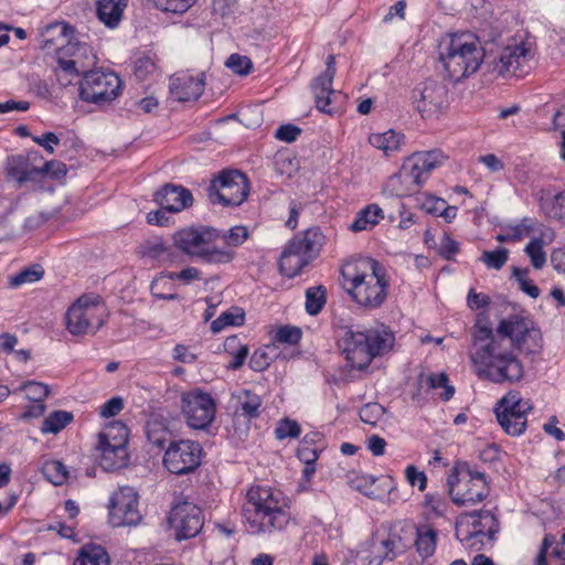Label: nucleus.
<instances>
[{
  "label": "nucleus",
  "mask_w": 565,
  "mask_h": 565,
  "mask_svg": "<svg viewBox=\"0 0 565 565\" xmlns=\"http://www.w3.org/2000/svg\"><path fill=\"white\" fill-rule=\"evenodd\" d=\"M226 66L236 74L246 75L252 68V62L246 56L232 54L226 61Z\"/></svg>",
  "instance_id": "bf43d9fd"
},
{
  "label": "nucleus",
  "mask_w": 565,
  "mask_h": 565,
  "mask_svg": "<svg viewBox=\"0 0 565 565\" xmlns=\"http://www.w3.org/2000/svg\"><path fill=\"white\" fill-rule=\"evenodd\" d=\"M146 435L149 443L159 448H163L171 437V433L167 425L159 419H150L147 422Z\"/></svg>",
  "instance_id": "4c0bfd02"
},
{
  "label": "nucleus",
  "mask_w": 565,
  "mask_h": 565,
  "mask_svg": "<svg viewBox=\"0 0 565 565\" xmlns=\"http://www.w3.org/2000/svg\"><path fill=\"white\" fill-rule=\"evenodd\" d=\"M415 546L423 558H427L436 550V531L430 525H420L416 529Z\"/></svg>",
  "instance_id": "72a5a7b5"
},
{
  "label": "nucleus",
  "mask_w": 565,
  "mask_h": 565,
  "mask_svg": "<svg viewBox=\"0 0 565 565\" xmlns=\"http://www.w3.org/2000/svg\"><path fill=\"white\" fill-rule=\"evenodd\" d=\"M128 434V427L122 422L114 420L97 435V441H102V445L107 443L127 445Z\"/></svg>",
  "instance_id": "f704fd0d"
},
{
  "label": "nucleus",
  "mask_w": 565,
  "mask_h": 565,
  "mask_svg": "<svg viewBox=\"0 0 565 565\" xmlns=\"http://www.w3.org/2000/svg\"><path fill=\"white\" fill-rule=\"evenodd\" d=\"M301 134V129L292 124L281 125L275 132V137L285 142H294Z\"/></svg>",
  "instance_id": "680f3d73"
},
{
  "label": "nucleus",
  "mask_w": 565,
  "mask_h": 565,
  "mask_svg": "<svg viewBox=\"0 0 565 565\" xmlns=\"http://www.w3.org/2000/svg\"><path fill=\"white\" fill-rule=\"evenodd\" d=\"M220 233L218 238H222L230 247L241 246L249 237L247 227L243 225L233 226L228 231H220Z\"/></svg>",
  "instance_id": "8fccbe9b"
},
{
  "label": "nucleus",
  "mask_w": 565,
  "mask_h": 565,
  "mask_svg": "<svg viewBox=\"0 0 565 565\" xmlns=\"http://www.w3.org/2000/svg\"><path fill=\"white\" fill-rule=\"evenodd\" d=\"M302 335V331L298 327L294 326H282L278 328L276 333L274 334V341L278 343H286V344H297Z\"/></svg>",
  "instance_id": "864d4df0"
},
{
  "label": "nucleus",
  "mask_w": 565,
  "mask_h": 565,
  "mask_svg": "<svg viewBox=\"0 0 565 565\" xmlns=\"http://www.w3.org/2000/svg\"><path fill=\"white\" fill-rule=\"evenodd\" d=\"M96 62L97 57L93 49L84 42L71 39L64 47L58 50L57 65L66 75L84 76Z\"/></svg>",
  "instance_id": "a211bd4d"
},
{
  "label": "nucleus",
  "mask_w": 565,
  "mask_h": 565,
  "mask_svg": "<svg viewBox=\"0 0 565 565\" xmlns=\"http://www.w3.org/2000/svg\"><path fill=\"white\" fill-rule=\"evenodd\" d=\"M170 93L178 102L198 99L204 89V75L194 77L188 73H180L170 78Z\"/></svg>",
  "instance_id": "a878e982"
},
{
  "label": "nucleus",
  "mask_w": 565,
  "mask_h": 565,
  "mask_svg": "<svg viewBox=\"0 0 565 565\" xmlns=\"http://www.w3.org/2000/svg\"><path fill=\"white\" fill-rule=\"evenodd\" d=\"M140 254L153 260L170 262L172 260V247L167 245L162 238L156 237L142 243L139 247Z\"/></svg>",
  "instance_id": "2f4dec72"
},
{
  "label": "nucleus",
  "mask_w": 565,
  "mask_h": 565,
  "mask_svg": "<svg viewBox=\"0 0 565 565\" xmlns=\"http://www.w3.org/2000/svg\"><path fill=\"white\" fill-rule=\"evenodd\" d=\"M509 249L505 247H498L494 250H483L479 260L489 269L500 270L509 259Z\"/></svg>",
  "instance_id": "37998d69"
},
{
  "label": "nucleus",
  "mask_w": 565,
  "mask_h": 565,
  "mask_svg": "<svg viewBox=\"0 0 565 565\" xmlns=\"http://www.w3.org/2000/svg\"><path fill=\"white\" fill-rule=\"evenodd\" d=\"M72 420V413L65 411H55L43 420L41 431L43 434H56L65 428L66 425Z\"/></svg>",
  "instance_id": "ea45409f"
},
{
  "label": "nucleus",
  "mask_w": 565,
  "mask_h": 565,
  "mask_svg": "<svg viewBox=\"0 0 565 565\" xmlns=\"http://www.w3.org/2000/svg\"><path fill=\"white\" fill-rule=\"evenodd\" d=\"M532 411V402L523 398L516 391L509 392L497 402L494 407L498 423L510 436H520L525 431L526 417Z\"/></svg>",
  "instance_id": "f8f14e48"
},
{
  "label": "nucleus",
  "mask_w": 565,
  "mask_h": 565,
  "mask_svg": "<svg viewBox=\"0 0 565 565\" xmlns=\"http://www.w3.org/2000/svg\"><path fill=\"white\" fill-rule=\"evenodd\" d=\"M459 252V244L450 237L448 234H444L439 245V255L445 259H452V257Z\"/></svg>",
  "instance_id": "052dcab7"
},
{
  "label": "nucleus",
  "mask_w": 565,
  "mask_h": 565,
  "mask_svg": "<svg viewBox=\"0 0 565 565\" xmlns=\"http://www.w3.org/2000/svg\"><path fill=\"white\" fill-rule=\"evenodd\" d=\"M109 523L115 526H134L141 521L138 509V494L134 488L125 486L114 491L108 504Z\"/></svg>",
  "instance_id": "dca6fc26"
},
{
  "label": "nucleus",
  "mask_w": 565,
  "mask_h": 565,
  "mask_svg": "<svg viewBox=\"0 0 565 565\" xmlns=\"http://www.w3.org/2000/svg\"><path fill=\"white\" fill-rule=\"evenodd\" d=\"M126 6V0H99L97 3V17L107 26L114 28L120 21Z\"/></svg>",
  "instance_id": "c756f323"
},
{
  "label": "nucleus",
  "mask_w": 565,
  "mask_h": 565,
  "mask_svg": "<svg viewBox=\"0 0 565 565\" xmlns=\"http://www.w3.org/2000/svg\"><path fill=\"white\" fill-rule=\"evenodd\" d=\"M555 544L553 534H545L539 554L535 557V565H565V562L547 555L548 550Z\"/></svg>",
  "instance_id": "3c124183"
},
{
  "label": "nucleus",
  "mask_w": 565,
  "mask_h": 565,
  "mask_svg": "<svg viewBox=\"0 0 565 565\" xmlns=\"http://www.w3.org/2000/svg\"><path fill=\"white\" fill-rule=\"evenodd\" d=\"M169 524L175 539L182 541L195 537L203 527L204 519L196 504L183 501L171 509Z\"/></svg>",
  "instance_id": "6ab92c4d"
},
{
  "label": "nucleus",
  "mask_w": 565,
  "mask_h": 565,
  "mask_svg": "<svg viewBox=\"0 0 565 565\" xmlns=\"http://www.w3.org/2000/svg\"><path fill=\"white\" fill-rule=\"evenodd\" d=\"M239 409L242 414L248 418H257L260 414L263 401L259 395L249 390H243L237 395Z\"/></svg>",
  "instance_id": "e433bc0d"
},
{
  "label": "nucleus",
  "mask_w": 565,
  "mask_h": 565,
  "mask_svg": "<svg viewBox=\"0 0 565 565\" xmlns=\"http://www.w3.org/2000/svg\"><path fill=\"white\" fill-rule=\"evenodd\" d=\"M447 86L428 79L413 92V100L423 118L438 116L448 104Z\"/></svg>",
  "instance_id": "aec40b11"
},
{
  "label": "nucleus",
  "mask_w": 565,
  "mask_h": 565,
  "mask_svg": "<svg viewBox=\"0 0 565 565\" xmlns=\"http://www.w3.org/2000/svg\"><path fill=\"white\" fill-rule=\"evenodd\" d=\"M277 356L274 344L257 349L249 359V366L255 372L265 371Z\"/></svg>",
  "instance_id": "58836bf2"
},
{
  "label": "nucleus",
  "mask_w": 565,
  "mask_h": 565,
  "mask_svg": "<svg viewBox=\"0 0 565 565\" xmlns=\"http://www.w3.org/2000/svg\"><path fill=\"white\" fill-rule=\"evenodd\" d=\"M39 158L38 152H29L24 154L11 156L7 159V174L12 180L17 181L19 185L28 182H35L42 178V170L34 164Z\"/></svg>",
  "instance_id": "b1692460"
},
{
  "label": "nucleus",
  "mask_w": 565,
  "mask_h": 565,
  "mask_svg": "<svg viewBox=\"0 0 565 565\" xmlns=\"http://www.w3.org/2000/svg\"><path fill=\"white\" fill-rule=\"evenodd\" d=\"M157 66L152 58L143 56L135 62L134 74L138 81H145L149 75L153 74Z\"/></svg>",
  "instance_id": "4d7b16f0"
},
{
  "label": "nucleus",
  "mask_w": 565,
  "mask_h": 565,
  "mask_svg": "<svg viewBox=\"0 0 565 565\" xmlns=\"http://www.w3.org/2000/svg\"><path fill=\"white\" fill-rule=\"evenodd\" d=\"M220 236V231L213 227H186L173 235V243L180 250L204 263L227 264L233 260L235 253L213 246Z\"/></svg>",
  "instance_id": "0eeeda50"
},
{
  "label": "nucleus",
  "mask_w": 565,
  "mask_h": 565,
  "mask_svg": "<svg viewBox=\"0 0 565 565\" xmlns=\"http://www.w3.org/2000/svg\"><path fill=\"white\" fill-rule=\"evenodd\" d=\"M529 268H519L513 267L512 268V275L516 279L519 284V288L529 295L531 298L536 299L540 296V289L536 285L533 284L532 280L527 278L529 276Z\"/></svg>",
  "instance_id": "09e8293b"
},
{
  "label": "nucleus",
  "mask_w": 565,
  "mask_h": 565,
  "mask_svg": "<svg viewBox=\"0 0 565 565\" xmlns=\"http://www.w3.org/2000/svg\"><path fill=\"white\" fill-rule=\"evenodd\" d=\"M120 78L113 72L89 71L79 82V98L83 102L104 106L119 94Z\"/></svg>",
  "instance_id": "ddd939ff"
},
{
  "label": "nucleus",
  "mask_w": 565,
  "mask_h": 565,
  "mask_svg": "<svg viewBox=\"0 0 565 565\" xmlns=\"http://www.w3.org/2000/svg\"><path fill=\"white\" fill-rule=\"evenodd\" d=\"M484 58V50L472 33L446 34L439 43V60L448 77L460 82L475 74Z\"/></svg>",
  "instance_id": "20e7f679"
},
{
  "label": "nucleus",
  "mask_w": 565,
  "mask_h": 565,
  "mask_svg": "<svg viewBox=\"0 0 565 565\" xmlns=\"http://www.w3.org/2000/svg\"><path fill=\"white\" fill-rule=\"evenodd\" d=\"M244 312L237 308L225 311L211 323V330L213 333H218L225 327L241 326L244 323Z\"/></svg>",
  "instance_id": "c03bdc74"
},
{
  "label": "nucleus",
  "mask_w": 565,
  "mask_h": 565,
  "mask_svg": "<svg viewBox=\"0 0 565 565\" xmlns=\"http://www.w3.org/2000/svg\"><path fill=\"white\" fill-rule=\"evenodd\" d=\"M540 209L543 214L552 220L562 221L565 218V192L551 194L542 191L540 196Z\"/></svg>",
  "instance_id": "c85d7f7f"
},
{
  "label": "nucleus",
  "mask_w": 565,
  "mask_h": 565,
  "mask_svg": "<svg viewBox=\"0 0 565 565\" xmlns=\"http://www.w3.org/2000/svg\"><path fill=\"white\" fill-rule=\"evenodd\" d=\"M444 160L445 156L440 150L414 153L401 170L387 180L385 191L398 198L415 193Z\"/></svg>",
  "instance_id": "423d86ee"
},
{
  "label": "nucleus",
  "mask_w": 565,
  "mask_h": 565,
  "mask_svg": "<svg viewBox=\"0 0 565 565\" xmlns=\"http://www.w3.org/2000/svg\"><path fill=\"white\" fill-rule=\"evenodd\" d=\"M236 0H213L212 10L222 18L228 17L234 12Z\"/></svg>",
  "instance_id": "338daca9"
},
{
  "label": "nucleus",
  "mask_w": 565,
  "mask_h": 565,
  "mask_svg": "<svg viewBox=\"0 0 565 565\" xmlns=\"http://www.w3.org/2000/svg\"><path fill=\"white\" fill-rule=\"evenodd\" d=\"M394 333L385 326L354 331H345L341 340V349L350 366L365 370L374 358L390 352L394 345Z\"/></svg>",
  "instance_id": "39448f33"
},
{
  "label": "nucleus",
  "mask_w": 565,
  "mask_h": 565,
  "mask_svg": "<svg viewBox=\"0 0 565 565\" xmlns=\"http://www.w3.org/2000/svg\"><path fill=\"white\" fill-rule=\"evenodd\" d=\"M202 452V446L196 441L171 440L163 456V465L171 473L185 475L200 466Z\"/></svg>",
  "instance_id": "2eb2a0df"
},
{
  "label": "nucleus",
  "mask_w": 565,
  "mask_h": 565,
  "mask_svg": "<svg viewBox=\"0 0 565 565\" xmlns=\"http://www.w3.org/2000/svg\"><path fill=\"white\" fill-rule=\"evenodd\" d=\"M20 388L24 391L26 397L34 403H43L50 394L47 385L34 381L24 383Z\"/></svg>",
  "instance_id": "603ef678"
},
{
  "label": "nucleus",
  "mask_w": 565,
  "mask_h": 565,
  "mask_svg": "<svg viewBox=\"0 0 565 565\" xmlns=\"http://www.w3.org/2000/svg\"><path fill=\"white\" fill-rule=\"evenodd\" d=\"M536 222L533 218L524 217L521 223L511 227V238L522 239L524 235H527L535 231Z\"/></svg>",
  "instance_id": "e2e57ef3"
},
{
  "label": "nucleus",
  "mask_w": 565,
  "mask_h": 565,
  "mask_svg": "<svg viewBox=\"0 0 565 565\" xmlns=\"http://www.w3.org/2000/svg\"><path fill=\"white\" fill-rule=\"evenodd\" d=\"M326 237L319 227H310L294 237L285 247L279 259L282 275L292 278L318 257Z\"/></svg>",
  "instance_id": "6e6552de"
},
{
  "label": "nucleus",
  "mask_w": 565,
  "mask_h": 565,
  "mask_svg": "<svg viewBox=\"0 0 565 565\" xmlns=\"http://www.w3.org/2000/svg\"><path fill=\"white\" fill-rule=\"evenodd\" d=\"M347 292L362 308L374 310L387 298L388 280L385 268L371 257L345 262L341 268Z\"/></svg>",
  "instance_id": "7ed1b4c3"
},
{
  "label": "nucleus",
  "mask_w": 565,
  "mask_h": 565,
  "mask_svg": "<svg viewBox=\"0 0 565 565\" xmlns=\"http://www.w3.org/2000/svg\"><path fill=\"white\" fill-rule=\"evenodd\" d=\"M95 451L99 466L105 471H115L126 467L128 463L127 445L109 443L102 445V441H97Z\"/></svg>",
  "instance_id": "bb28decb"
},
{
  "label": "nucleus",
  "mask_w": 565,
  "mask_h": 565,
  "mask_svg": "<svg viewBox=\"0 0 565 565\" xmlns=\"http://www.w3.org/2000/svg\"><path fill=\"white\" fill-rule=\"evenodd\" d=\"M408 546L401 533L395 530H379L374 534L369 565H382L384 561H393Z\"/></svg>",
  "instance_id": "5701e85b"
},
{
  "label": "nucleus",
  "mask_w": 565,
  "mask_h": 565,
  "mask_svg": "<svg viewBox=\"0 0 565 565\" xmlns=\"http://www.w3.org/2000/svg\"><path fill=\"white\" fill-rule=\"evenodd\" d=\"M449 494L457 505L476 504L489 495V486L482 472L467 462L459 463L448 477Z\"/></svg>",
  "instance_id": "9d476101"
},
{
  "label": "nucleus",
  "mask_w": 565,
  "mask_h": 565,
  "mask_svg": "<svg viewBox=\"0 0 565 565\" xmlns=\"http://www.w3.org/2000/svg\"><path fill=\"white\" fill-rule=\"evenodd\" d=\"M406 479L411 486H418L420 491L426 489L427 478L423 471H418L414 466L406 468Z\"/></svg>",
  "instance_id": "69168bd1"
},
{
  "label": "nucleus",
  "mask_w": 565,
  "mask_h": 565,
  "mask_svg": "<svg viewBox=\"0 0 565 565\" xmlns=\"http://www.w3.org/2000/svg\"><path fill=\"white\" fill-rule=\"evenodd\" d=\"M43 275V267L39 264H34L22 269L17 275L9 277V285L13 288H18L24 284H31L40 280Z\"/></svg>",
  "instance_id": "79ce46f5"
},
{
  "label": "nucleus",
  "mask_w": 565,
  "mask_h": 565,
  "mask_svg": "<svg viewBox=\"0 0 565 565\" xmlns=\"http://www.w3.org/2000/svg\"><path fill=\"white\" fill-rule=\"evenodd\" d=\"M154 201L160 207L177 213L192 205L193 195L182 185L167 183L154 193Z\"/></svg>",
  "instance_id": "393cba45"
},
{
  "label": "nucleus",
  "mask_w": 565,
  "mask_h": 565,
  "mask_svg": "<svg viewBox=\"0 0 565 565\" xmlns=\"http://www.w3.org/2000/svg\"><path fill=\"white\" fill-rule=\"evenodd\" d=\"M35 143L43 147L49 153H53V145H58L60 139L54 132H45L42 136L32 138Z\"/></svg>",
  "instance_id": "774afa93"
},
{
  "label": "nucleus",
  "mask_w": 565,
  "mask_h": 565,
  "mask_svg": "<svg viewBox=\"0 0 565 565\" xmlns=\"http://www.w3.org/2000/svg\"><path fill=\"white\" fill-rule=\"evenodd\" d=\"M300 433L301 429L299 424L288 418L280 420L275 429V436L279 440L286 438H297L300 435Z\"/></svg>",
  "instance_id": "6e6d98bb"
},
{
  "label": "nucleus",
  "mask_w": 565,
  "mask_h": 565,
  "mask_svg": "<svg viewBox=\"0 0 565 565\" xmlns=\"http://www.w3.org/2000/svg\"><path fill=\"white\" fill-rule=\"evenodd\" d=\"M471 529L457 527L456 536L469 548L480 550L486 542L491 543L499 531V521L489 511H476L470 514Z\"/></svg>",
  "instance_id": "f3484780"
},
{
  "label": "nucleus",
  "mask_w": 565,
  "mask_h": 565,
  "mask_svg": "<svg viewBox=\"0 0 565 565\" xmlns=\"http://www.w3.org/2000/svg\"><path fill=\"white\" fill-rule=\"evenodd\" d=\"M326 303V289L322 286L308 288L306 291V311L311 315H318Z\"/></svg>",
  "instance_id": "a18cd8bd"
},
{
  "label": "nucleus",
  "mask_w": 565,
  "mask_h": 565,
  "mask_svg": "<svg viewBox=\"0 0 565 565\" xmlns=\"http://www.w3.org/2000/svg\"><path fill=\"white\" fill-rule=\"evenodd\" d=\"M196 0H153L154 6L164 12L183 13L190 9Z\"/></svg>",
  "instance_id": "5fc2aeb1"
},
{
  "label": "nucleus",
  "mask_w": 565,
  "mask_h": 565,
  "mask_svg": "<svg viewBox=\"0 0 565 565\" xmlns=\"http://www.w3.org/2000/svg\"><path fill=\"white\" fill-rule=\"evenodd\" d=\"M382 209L375 204L367 205L356 214L355 220L350 224L353 232H362L374 227L383 217Z\"/></svg>",
  "instance_id": "473e14b6"
},
{
  "label": "nucleus",
  "mask_w": 565,
  "mask_h": 565,
  "mask_svg": "<svg viewBox=\"0 0 565 565\" xmlns=\"http://www.w3.org/2000/svg\"><path fill=\"white\" fill-rule=\"evenodd\" d=\"M472 338L471 361L477 375L493 383L515 382L523 376V365L512 352L503 349V342L508 338L520 351L532 352L534 348L529 345V340L536 342L539 331L522 315H511L499 322L497 334L488 322L478 319Z\"/></svg>",
  "instance_id": "f257e3e1"
},
{
  "label": "nucleus",
  "mask_w": 565,
  "mask_h": 565,
  "mask_svg": "<svg viewBox=\"0 0 565 565\" xmlns=\"http://www.w3.org/2000/svg\"><path fill=\"white\" fill-rule=\"evenodd\" d=\"M42 473L54 486H62L68 479V470L58 460H47L42 466Z\"/></svg>",
  "instance_id": "a19ab883"
},
{
  "label": "nucleus",
  "mask_w": 565,
  "mask_h": 565,
  "mask_svg": "<svg viewBox=\"0 0 565 565\" xmlns=\"http://www.w3.org/2000/svg\"><path fill=\"white\" fill-rule=\"evenodd\" d=\"M335 75V57L330 54L326 61V71L316 77L311 84L317 108L326 114L332 115L337 111L333 104L344 98L340 90L332 89V83Z\"/></svg>",
  "instance_id": "412c9836"
},
{
  "label": "nucleus",
  "mask_w": 565,
  "mask_h": 565,
  "mask_svg": "<svg viewBox=\"0 0 565 565\" xmlns=\"http://www.w3.org/2000/svg\"><path fill=\"white\" fill-rule=\"evenodd\" d=\"M107 308L98 296L79 297L65 313L66 330L75 337L94 335L106 323Z\"/></svg>",
  "instance_id": "1a4fd4ad"
},
{
  "label": "nucleus",
  "mask_w": 565,
  "mask_h": 565,
  "mask_svg": "<svg viewBox=\"0 0 565 565\" xmlns=\"http://www.w3.org/2000/svg\"><path fill=\"white\" fill-rule=\"evenodd\" d=\"M206 191L212 204L238 206L246 200L249 185L246 175L242 172L225 170L211 181Z\"/></svg>",
  "instance_id": "9b49d317"
},
{
  "label": "nucleus",
  "mask_w": 565,
  "mask_h": 565,
  "mask_svg": "<svg viewBox=\"0 0 565 565\" xmlns=\"http://www.w3.org/2000/svg\"><path fill=\"white\" fill-rule=\"evenodd\" d=\"M384 409L377 403H370L364 405L360 409V418L362 422L371 425H375L382 417Z\"/></svg>",
  "instance_id": "13d9d810"
},
{
  "label": "nucleus",
  "mask_w": 565,
  "mask_h": 565,
  "mask_svg": "<svg viewBox=\"0 0 565 565\" xmlns=\"http://www.w3.org/2000/svg\"><path fill=\"white\" fill-rule=\"evenodd\" d=\"M426 382L431 390L444 388V392L440 393L443 401H449L455 394V388L449 384L448 375L444 372L428 375Z\"/></svg>",
  "instance_id": "de8ad7c7"
},
{
  "label": "nucleus",
  "mask_w": 565,
  "mask_h": 565,
  "mask_svg": "<svg viewBox=\"0 0 565 565\" xmlns=\"http://www.w3.org/2000/svg\"><path fill=\"white\" fill-rule=\"evenodd\" d=\"M124 408V399L119 396L111 397L104 405H102L99 414L102 417L108 418L116 416Z\"/></svg>",
  "instance_id": "0e129e2a"
},
{
  "label": "nucleus",
  "mask_w": 565,
  "mask_h": 565,
  "mask_svg": "<svg viewBox=\"0 0 565 565\" xmlns=\"http://www.w3.org/2000/svg\"><path fill=\"white\" fill-rule=\"evenodd\" d=\"M404 141V135L394 130H388L383 134H373L370 136V143L382 150L386 156L392 154L401 149Z\"/></svg>",
  "instance_id": "7c9ffc66"
},
{
  "label": "nucleus",
  "mask_w": 565,
  "mask_h": 565,
  "mask_svg": "<svg viewBox=\"0 0 565 565\" xmlns=\"http://www.w3.org/2000/svg\"><path fill=\"white\" fill-rule=\"evenodd\" d=\"M181 411L190 428L204 430L215 419L216 403L211 394L195 388L182 394Z\"/></svg>",
  "instance_id": "4468645a"
},
{
  "label": "nucleus",
  "mask_w": 565,
  "mask_h": 565,
  "mask_svg": "<svg viewBox=\"0 0 565 565\" xmlns=\"http://www.w3.org/2000/svg\"><path fill=\"white\" fill-rule=\"evenodd\" d=\"M73 28L64 22H53L43 28L40 33V44L44 50H55L58 54L60 47H64L72 39Z\"/></svg>",
  "instance_id": "cd10ccee"
},
{
  "label": "nucleus",
  "mask_w": 565,
  "mask_h": 565,
  "mask_svg": "<svg viewBox=\"0 0 565 565\" xmlns=\"http://www.w3.org/2000/svg\"><path fill=\"white\" fill-rule=\"evenodd\" d=\"M242 514L250 534L280 532L291 520L289 505L282 493L258 484L247 490Z\"/></svg>",
  "instance_id": "f03ea898"
},
{
  "label": "nucleus",
  "mask_w": 565,
  "mask_h": 565,
  "mask_svg": "<svg viewBox=\"0 0 565 565\" xmlns=\"http://www.w3.org/2000/svg\"><path fill=\"white\" fill-rule=\"evenodd\" d=\"M73 565H109V556L102 546H84Z\"/></svg>",
  "instance_id": "c9c22d12"
},
{
  "label": "nucleus",
  "mask_w": 565,
  "mask_h": 565,
  "mask_svg": "<svg viewBox=\"0 0 565 565\" xmlns=\"http://www.w3.org/2000/svg\"><path fill=\"white\" fill-rule=\"evenodd\" d=\"M531 60V51L524 43L505 47L498 58L489 66L497 76H516L521 77L527 73V64Z\"/></svg>",
  "instance_id": "4be33fe9"
},
{
  "label": "nucleus",
  "mask_w": 565,
  "mask_h": 565,
  "mask_svg": "<svg viewBox=\"0 0 565 565\" xmlns=\"http://www.w3.org/2000/svg\"><path fill=\"white\" fill-rule=\"evenodd\" d=\"M543 244L542 238H533L524 248L525 254L529 256L535 269H541L546 264V253L543 249Z\"/></svg>",
  "instance_id": "49530a36"
}]
</instances>
